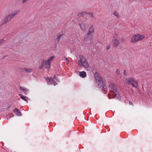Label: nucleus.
Instances as JSON below:
<instances>
[{
	"label": "nucleus",
	"mask_w": 152,
	"mask_h": 152,
	"mask_svg": "<svg viewBox=\"0 0 152 152\" xmlns=\"http://www.w3.org/2000/svg\"><path fill=\"white\" fill-rule=\"evenodd\" d=\"M124 75L126 76H127V75L126 74V70H124Z\"/></svg>",
	"instance_id": "nucleus-30"
},
{
	"label": "nucleus",
	"mask_w": 152,
	"mask_h": 152,
	"mask_svg": "<svg viewBox=\"0 0 152 152\" xmlns=\"http://www.w3.org/2000/svg\"><path fill=\"white\" fill-rule=\"evenodd\" d=\"M113 42V46L115 47H117L120 44V42L119 40L118 39V37H115Z\"/></svg>",
	"instance_id": "nucleus-7"
},
{
	"label": "nucleus",
	"mask_w": 152,
	"mask_h": 152,
	"mask_svg": "<svg viewBox=\"0 0 152 152\" xmlns=\"http://www.w3.org/2000/svg\"><path fill=\"white\" fill-rule=\"evenodd\" d=\"M116 74L118 75H119L120 74V72L118 69H117L115 71Z\"/></svg>",
	"instance_id": "nucleus-24"
},
{
	"label": "nucleus",
	"mask_w": 152,
	"mask_h": 152,
	"mask_svg": "<svg viewBox=\"0 0 152 152\" xmlns=\"http://www.w3.org/2000/svg\"><path fill=\"white\" fill-rule=\"evenodd\" d=\"M145 37L143 35L136 34L133 35L131 38V42H134L137 41H141Z\"/></svg>",
	"instance_id": "nucleus-3"
},
{
	"label": "nucleus",
	"mask_w": 152,
	"mask_h": 152,
	"mask_svg": "<svg viewBox=\"0 0 152 152\" xmlns=\"http://www.w3.org/2000/svg\"><path fill=\"white\" fill-rule=\"evenodd\" d=\"M45 61L43 60V62L41 63V65L39 67V68L40 69H41L43 67L44 65V63Z\"/></svg>",
	"instance_id": "nucleus-23"
},
{
	"label": "nucleus",
	"mask_w": 152,
	"mask_h": 152,
	"mask_svg": "<svg viewBox=\"0 0 152 152\" xmlns=\"http://www.w3.org/2000/svg\"><path fill=\"white\" fill-rule=\"evenodd\" d=\"M63 35L62 34H61L57 36V40L58 42L59 41V40L61 38H63Z\"/></svg>",
	"instance_id": "nucleus-18"
},
{
	"label": "nucleus",
	"mask_w": 152,
	"mask_h": 152,
	"mask_svg": "<svg viewBox=\"0 0 152 152\" xmlns=\"http://www.w3.org/2000/svg\"><path fill=\"white\" fill-rule=\"evenodd\" d=\"M110 48V46H107L106 48V49L107 50H109Z\"/></svg>",
	"instance_id": "nucleus-31"
},
{
	"label": "nucleus",
	"mask_w": 152,
	"mask_h": 152,
	"mask_svg": "<svg viewBox=\"0 0 152 152\" xmlns=\"http://www.w3.org/2000/svg\"><path fill=\"white\" fill-rule=\"evenodd\" d=\"M20 12V10L15 11L7 15L4 18L3 23L6 24L10 21L15 15Z\"/></svg>",
	"instance_id": "nucleus-1"
},
{
	"label": "nucleus",
	"mask_w": 152,
	"mask_h": 152,
	"mask_svg": "<svg viewBox=\"0 0 152 152\" xmlns=\"http://www.w3.org/2000/svg\"><path fill=\"white\" fill-rule=\"evenodd\" d=\"M13 111L17 116H20L21 115V114L20 112L17 108L15 109Z\"/></svg>",
	"instance_id": "nucleus-13"
},
{
	"label": "nucleus",
	"mask_w": 152,
	"mask_h": 152,
	"mask_svg": "<svg viewBox=\"0 0 152 152\" xmlns=\"http://www.w3.org/2000/svg\"><path fill=\"white\" fill-rule=\"evenodd\" d=\"M94 32V28L93 25L91 26L89 29V31L88 32L87 34L89 35L91 34Z\"/></svg>",
	"instance_id": "nucleus-10"
},
{
	"label": "nucleus",
	"mask_w": 152,
	"mask_h": 152,
	"mask_svg": "<svg viewBox=\"0 0 152 152\" xmlns=\"http://www.w3.org/2000/svg\"><path fill=\"white\" fill-rule=\"evenodd\" d=\"M100 88H102V90L104 91L105 92H107V88L105 84H104L103 83L102 85L101 86H99Z\"/></svg>",
	"instance_id": "nucleus-11"
},
{
	"label": "nucleus",
	"mask_w": 152,
	"mask_h": 152,
	"mask_svg": "<svg viewBox=\"0 0 152 152\" xmlns=\"http://www.w3.org/2000/svg\"><path fill=\"white\" fill-rule=\"evenodd\" d=\"M90 16L92 18H93V17H94L93 14L92 13H91V14H90Z\"/></svg>",
	"instance_id": "nucleus-32"
},
{
	"label": "nucleus",
	"mask_w": 152,
	"mask_h": 152,
	"mask_svg": "<svg viewBox=\"0 0 152 152\" xmlns=\"http://www.w3.org/2000/svg\"><path fill=\"white\" fill-rule=\"evenodd\" d=\"M20 89L21 91H23V92L26 95L28 94V93L29 91V90L27 88H26L25 87H22V86L20 87Z\"/></svg>",
	"instance_id": "nucleus-9"
},
{
	"label": "nucleus",
	"mask_w": 152,
	"mask_h": 152,
	"mask_svg": "<svg viewBox=\"0 0 152 152\" xmlns=\"http://www.w3.org/2000/svg\"><path fill=\"white\" fill-rule=\"evenodd\" d=\"M80 61L79 62V65H82L83 67L87 68L88 67V64L86 59L83 56H80Z\"/></svg>",
	"instance_id": "nucleus-5"
},
{
	"label": "nucleus",
	"mask_w": 152,
	"mask_h": 152,
	"mask_svg": "<svg viewBox=\"0 0 152 152\" xmlns=\"http://www.w3.org/2000/svg\"><path fill=\"white\" fill-rule=\"evenodd\" d=\"M113 15H115L117 17L119 18L120 17V15L117 12H115L114 13Z\"/></svg>",
	"instance_id": "nucleus-22"
},
{
	"label": "nucleus",
	"mask_w": 152,
	"mask_h": 152,
	"mask_svg": "<svg viewBox=\"0 0 152 152\" xmlns=\"http://www.w3.org/2000/svg\"><path fill=\"white\" fill-rule=\"evenodd\" d=\"M4 39H2L1 40H0V41L1 43L3 42H4Z\"/></svg>",
	"instance_id": "nucleus-33"
},
{
	"label": "nucleus",
	"mask_w": 152,
	"mask_h": 152,
	"mask_svg": "<svg viewBox=\"0 0 152 152\" xmlns=\"http://www.w3.org/2000/svg\"><path fill=\"white\" fill-rule=\"evenodd\" d=\"M94 76L96 82L98 86H101L102 85L103 83L102 80L100 75L98 73L96 72L94 74Z\"/></svg>",
	"instance_id": "nucleus-6"
},
{
	"label": "nucleus",
	"mask_w": 152,
	"mask_h": 152,
	"mask_svg": "<svg viewBox=\"0 0 152 152\" xmlns=\"http://www.w3.org/2000/svg\"><path fill=\"white\" fill-rule=\"evenodd\" d=\"M54 58V56H52L51 57H50L47 61L51 63V61H52Z\"/></svg>",
	"instance_id": "nucleus-17"
},
{
	"label": "nucleus",
	"mask_w": 152,
	"mask_h": 152,
	"mask_svg": "<svg viewBox=\"0 0 152 152\" xmlns=\"http://www.w3.org/2000/svg\"><path fill=\"white\" fill-rule=\"evenodd\" d=\"M50 62H49L46 61L45 64V67L47 69H49L50 67Z\"/></svg>",
	"instance_id": "nucleus-15"
},
{
	"label": "nucleus",
	"mask_w": 152,
	"mask_h": 152,
	"mask_svg": "<svg viewBox=\"0 0 152 152\" xmlns=\"http://www.w3.org/2000/svg\"><path fill=\"white\" fill-rule=\"evenodd\" d=\"M118 38L119 41L120 40L121 43H123L124 42V39L123 37H118Z\"/></svg>",
	"instance_id": "nucleus-21"
},
{
	"label": "nucleus",
	"mask_w": 152,
	"mask_h": 152,
	"mask_svg": "<svg viewBox=\"0 0 152 152\" xmlns=\"http://www.w3.org/2000/svg\"><path fill=\"white\" fill-rule=\"evenodd\" d=\"M65 61L67 62V63H69V60H68V59L67 58H65Z\"/></svg>",
	"instance_id": "nucleus-28"
},
{
	"label": "nucleus",
	"mask_w": 152,
	"mask_h": 152,
	"mask_svg": "<svg viewBox=\"0 0 152 152\" xmlns=\"http://www.w3.org/2000/svg\"><path fill=\"white\" fill-rule=\"evenodd\" d=\"M52 84H53L54 86H56L57 84V83L55 81L53 80V82H52Z\"/></svg>",
	"instance_id": "nucleus-26"
},
{
	"label": "nucleus",
	"mask_w": 152,
	"mask_h": 152,
	"mask_svg": "<svg viewBox=\"0 0 152 152\" xmlns=\"http://www.w3.org/2000/svg\"><path fill=\"white\" fill-rule=\"evenodd\" d=\"M53 77L57 81H59V80H58V78L56 77V76L55 75H54V77Z\"/></svg>",
	"instance_id": "nucleus-25"
},
{
	"label": "nucleus",
	"mask_w": 152,
	"mask_h": 152,
	"mask_svg": "<svg viewBox=\"0 0 152 152\" xmlns=\"http://www.w3.org/2000/svg\"><path fill=\"white\" fill-rule=\"evenodd\" d=\"M150 1H152V0H150Z\"/></svg>",
	"instance_id": "nucleus-35"
},
{
	"label": "nucleus",
	"mask_w": 152,
	"mask_h": 152,
	"mask_svg": "<svg viewBox=\"0 0 152 152\" xmlns=\"http://www.w3.org/2000/svg\"><path fill=\"white\" fill-rule=\"evenodd\" d=\"M53 79L52 78L48 77L46 78V80L48 84L51 85L52 84V82H53Z\"/></svg>",
	"instance_id": "nucleus-12"
},
{
	"label": "nucleus",
	"mask_w": 152,
	"mask_h": 152,
	"mask_svg": "<svg viewBox=\"0 0 152 152\" xmlns=\"http://www.w3.org/2000/svg\"><path fill=\"white\" fill-rule=\"evenodd\" d=\"M24 69L25 70L26 72L27 73L31 72L32 71V69L28 68H24Z\"/></svg>",
	"instance_id": "nucleus-16"
},
{
	"label": "nucleus",
	"mask_w": 152,
	"mask_h": 152,
	"mask_svg": "<svg viewBox=\"0 0 152 152\" xmlns=\"http://www.w3.org/2000/svg\"><path fill=\"white\" fill-rule=\"evenodd\" d=\"M19 95L20 96L21 98L23 100H24L25 101H27V100L26 97L20 94H19Z\"/></svg>",
	"instance_id": "nucleus-20"
},
{
	"label": "nucleus",
	"mask_w": 152,
	"mask_h": 152,
	"mask_svg": "<svg viewBox=\"0 0 152 152\" xmlns=\"http://www.w3.org/2000/svg\"><path fill=\"white\" fill-rule=\"evenodd\" d=\"M80 28L83 30H85V27L84 25L83 24H80Z\"/></svg>",
	"instance_id": "nucleus-19"
},
{
	"label": "nucleus",
	"mask_w": 152,
	"mask_h": 152,
	"mask_svg": "<svg viewBox=\"0 0 152 152\" xmlns=\"http://www.w3.org/2000/svg\"><path fill=\"white\" fill-rule=\"evenodd\" d=\"M109 87L110 88V93H111L114 96V97L116 96L117 95H118V90L116 88V86L114 84H111L109 85Z\"/></svg>",
	"instance_id": "nucleus-2"
},
{
	"label": "nucleus",
	"mask_w": 152,
	"mask_h": 152,
	"mask_svg": "<svg viewBox=\"0 0 152 152\" xmlns=\"http://www.w3.org/2000/svg\"><path fill=\"white\" fill-rule=\"evenodd\" d=\"M79 75L82 77H84L86 76V74L85 71H82L79 73Z\"/></svg>",
	"instance_id": "nucleus-14"
},
{
	"label": "nucleus",
	"mask_w": 152,
	"mask_h": 152,
	"mask_svg": "<svg viewBox=\"0 0 152 152\" xmlns=\"http://www.w3.org/2000/svg\"><path fill=\"white\" fill-rule=\"evenodd\" d=\"M78 15L79 16H82L83 15V14L82 13H80L78 14Z\"/></svg>",
	"instance_id": "nucleus-29"
},
{
	"label": "nucleus",
	"mask_w": 152,
	"mask_h": 152,
	"mask_svg": "<svg viewBox=\"0 0 152 152\" xmlns=\"http://www.w3.org/2000/svg\"><path fill=\"white\" fill-rule=\"evenodd\" d=\"M87 34L86 35L84 40V42L85 44L89 43L91 42V38Z\"/></svg>",
	"instance_id": "nucleus-8"
},
{
	"label": "nucleus",
	"mask_w": 152,
	"mask_h": 152,
	"mask_svg": "<svg viewBox=\"0 0 152 152\" xmlns=\"http://www.w3.org/2000/svg\"><path fill=\"white\" fill-rule=\"evenodd\" d=\"M8 116L10 117H13V116H14V115H13L12 114V113H10V114L9 115H8Z\"/></svg>",
	"instance_id": "nucleus-27"
},
{
	"label": "nucleus",
	"mask_w": 152,
	"mask_h": 152,
	"mask_svg": "<svg viewBox=\"0 0 152 152\" xmlns=\"http://www.w3.org/2000/svg\"><path fill=\"white\" fill-rule=\"evenodd\" d=\"M152 91H151L149 93L150 94L152 95V90H151Z\"/></svg>",
	"instance_id": "nucleus-34"
},
{
	"label": "nucleus",
	"mask_w": 152,
	"mask_h": 152,
	"mask_svg": "<svg viewBox=\"0 0 152 152\" xmlns=\"http://www.w3.org/2000/svg\"><path fill=\"white\" fill-rule=\"evenodd\" d=\"M125 83L127 84H131L135 88H137L138 86V83L134 80V79L132 77L126 78Z\"/></svg>",
	"instance_id": "nucleus-4"
}]
</instances>
